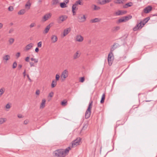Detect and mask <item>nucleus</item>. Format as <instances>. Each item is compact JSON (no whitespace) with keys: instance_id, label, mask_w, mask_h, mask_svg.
I'll return each mask as SVG.
<instances>
[{"instance_id":"nucleus-1","label":"nucleus","mask_w":157,"mask_h":157,"mask_svg":"<svg viewBox=\"0 0 157 157\" xmlns=\"http://www.w3.org/2000/svg\"><path fill=\"white\" fill-rule=\"evenodd\" d=\"M53 155L54 157H65L63 153V149L56 150L53 152Z\"/></svg>"},{"instance_id":"nucleus-2","label":"nucleus","mask_w":157,"mask_h":157,"mask_svg":"<svg viewBox=\"0 0 157 157\" xmlns=\"http://www.w3.org/2000/svg\"><path fill=\"white\" fill-rule=\"evenodd\" d=\"M114 57L112 52H111L109 54L108 57V61L109 66H111L113 63Z\"/></svg>"},{"instance_id":"nucleus-3","label":"nucleus","mask_w":157,"mask_h":157,"mask_svg":"<svg viewBox=\"0 0 157 157\" xmlns=\"http://www.w3.org/2000/svg\"><path fill=\"white\" fill-rule=\"evenodd\" d=\"M68 71L67 69L64 70L61 73V78L62 80L64 81L66 78L68 77Z\"/></svg>"},{"instance_id":"nucleus-4","label":"nucleus","mask_w":157,"mask_h":157,"mask_svg":"<svg viewBox=\"0 0 157 157\" xmlns=\"http://www.w3.org/2000/svg\"><path fill=\"white\" fill-rule=\"evenodd\" d=\"M67 18V16L66 15L60 16L58 19V23H61L66 20Z\"/></svg>"},{"instance_id":"nucleus-5","label":"nucleus","mask_w":157,"mask_h":157,"mask_svg":"<svg viewBox=\"0 0 157 157\" xmlns=\"http://www.w3.org/2000/svg\"><path fill=\"white\" fill-rule=\"evenodd\" d=\"M52 15V13H49L45 14L43 17L42 21L43 22H45L50 18Z\"/></svg>"},{"instance_id":"nucleus-6","label":"nucleus","mask_w":157,"mask_h":157,"mask_svg":"<svg viewBox=\"0 0 157 157\" xmlns=\"http://www.w3.org/2000/svg\"><path fill=\"white\" fill-rule=\"evenodd\" d=\"M81 141V139L80 138H78L73 141L72 142V147H74L79 145Z\"/></svg>"},{"instance_id":"nucleus-7","label":"nucleus","mask_w":157,"mask_h":157,"mask_svg":"<svg viewBox=\"0 0 157 157\" xmlns=\"http://www.w3.org/2000/svg\"><path fill=\"white\" fill-rule=\"evenodd\" d=\"M78 21L81 22H84L86 21V18L85 15H82L81 14L79 15L78 16Z\"/></svg>"},{"instance_id":"nucleus-8","label":"nucleus","mask_w":157,"mask_h":157,"mask_svg":"<svg viewBox=\"0 0 157 157\" xmlns=\"http://www.w3.org/2000/svg\"><path fill=\"white\" fill-rule=\"evenodd\" d=\"M127 13V11L125 10H119L115 13V16L122 15L125 14Z\"/></svg>"},{"instance_id":"nucleus-9","label":"nucleus","mask_w":157,"mask_h":157,"mask_svg":"<svg viewBox=\"0 0 157 157\" xmlns=\"http://www.w3.org/2000/svg\"><path fill=\"white\" fill-rule=\"evenodd\" d=\"M152 7L151 6H148L146 7L143 10V12L147 13L150 12L151 10Z\"/></svg>"},{"instance_id":"nucleus-10","label":"nucleus","mask_w":157,"mask_h":157,"mask_svg":"<svg viewBox=\"0 0 157 157\" xmlns=\"http://www.w3.org/2000/svg\"><path fill=\"white\" fill-rule=\"evenodd\" d=\"M141 22L138 23L133 28V30L134 31H136L139 29H141L142 28L141 27Z\"/></svg>"},{"instance_id":"nucleus-11","label":"nucleus","mask_w":157,"mask_h":157,"mask_svg":"<svg viewBox=\"0 0 157 157\" xmlns=\"http://www.w3.org/2000/svg\"><path fill=\"white\" fill-rule=\"evenodd\" d=\"M120 46V45L116 43H114L113 45L112 46L111 48L110 51L112 52L116 48Z\"/></svg>"},{"instance_id":"nucleus-12","label":"nucleus","mask_w":157,"mask_h":157,"mask_svg":"<svg viewBox=\"0 0 157 157\" xmlns=\"http://www.w3.org/2000/svg\"><path fill=\"white\" fill-rule=\"evenodd\" d=\"M83 38L81 35H78L76 36V41L79 42H81L83 41Z\"/></svg>"},{"instance_id":"nucleus-13","label":"nucleus","mask_w":157,"mask_h":157,"mask_svg":"<svg viewBox=\"0 0 157 157\" xmlns=\"http://www.w3.org/2000/svg\"><path fill=\"white\" fill-rule=\"evenodd\" d=\"M34 44L33 43H31L27 45L25 48V51H29L33 46Z\"/></svg>"},{"instance_id":"nucleus-14","label":"nucleus","mask_w":157,"mask_h":157,"mask_svg":"<svg viewBox=\"0 0 157 157\" xmlns=\"http://www.w3.org/2000/svg\"><path fill=\"white\" fill-rule=\"evenodd\" d=\"M70 149L71 148L70 147H67L65 149H63V153H64V155L65 157L68 154L69 151Z\"/></svg>"},{"instance_id":"nucleus-15","label":"nucleus","mask_w":157,"mask_h":157,"mask_svg":"<svg viewBox=\"0 0 157 157\" xmlns=\"http://www.w3.org/2000/svg\"><path fill=\"white\" fill-rule=\"evenodd\" d=\"M91 113V111L89 110L88 111L87 109L85 113V117L86 119H88L89 118L90 116Z\"/></svg>"},{"instance_id":"nucleus-16","label":"nucleus","mask_w":157,"mask_h":157,"mask_svg":"<svg viewBox=\"0 0 157 157\" xmlns=\"http://www.w3.org/2000/svg\"><path fill=\"white\" fill-rule=\"evenodd\" d=\"M57 36L55 35H53L52 36L51 40L52 43H55L57 40Z\"/></svg>"},{"instance_id":"nucleus-17","label":"nucleus","mask_w":157,"mask_h":157,"mask_svg":"<svg viewBox=\"0 0 157 157\" xmlns=\"http://www.w3.org/2000/svg\"><path fill=\"white\" fill-rule=\"evenodd\" d=\"M133 5V3L131 2L127 3L123 6V8H127L129 7H131Z\"/></svg>"},{"instance_id":"nucleus-18","label":"nucleus","mask_w":157,"mask_h":157,"mask_svg":"<svg viewBox=\"0 0 157 157\" xmlns=\"http://www.w3.org/2000/svg\"><path fill=\"white\" fill-rule=\"evenodd\" d=\"M70 28H68L64 30L63 31V35L64 36L67 35L71 31Z\"/></svg>"},{"instance_id":"nucleus-19","label":"nucleus","mask_w":157,"mask_h":157,"mask_svg":"<svg viewBox=\"0 0 157 157\" xmlns=\"http://www.w3.org/2000/svg\"><path fill=\"white\" fill-rule=\"evenodd\" d=\"M101 19L98 18H95L94 19H91L90 21V22L92 23H94L96 22H99L100 21Z\"/></svg>"},{"instance_id":"nucleus-20","label":"nucleus","mask_w":157,"mask_h":157,"mask_svg":"<svg viewBox=\"0 0 157 157\" xmlns=\"http://www.w3.org/2000/svg\"><path fill=\"white\" fill-rule=\"evenodd\" d=\"M46 100L44 99H42L41 103L40 108H43L45 106Z\"/></svg>"},{"instance_id":"nucleus-21","label":"nucleus","mask_w":157,"mask_h":157,"mask_svg":"<svg viewBox=\"0 0 157 157\" xmlns=\"http://www.w3.org/2000/svg\"><path fill=\"white\" fill-rule=\"evenodd\" d=\"M120 27L119 26L114 27L112 29L113 32L115 33L117 32L120 29Z\"/></svg>"},{"instance_id":"nucleus-22","label":"nucleus","mask_w":157,"mask_h":157,"mask_svg":"<svg viewBox=\"0 0 157 157\" xmlns=\"http://www.w3.org/2000/svg\"><path fill=\"white\" fill-rule=\"evenodd\" d=\"M50 25H51V24H49V25H48L45 28V30L44 31V33L46 34L48 32L49 30V29H50V27H51Z\"/></svg>"},{"instance_id":"nucleus-23","label":"nucleus","mask_w":157,"mask_h":157,"mask_svg":"<svg viewBox=\"0 0 157 157\" xmlns=\"http://www.w3.org/2000/svg\"><path fill=\"white\" fill-rule=\"evenodd\" d=\"M78 51H77L75 53L73 56V59H76L78 58L80 56V54L79 53Z\"/></svg>"},{"instance_id":"nucleus-24","label":"nucleus","mask_w":157,"mask_h":157,"mask_svg":"<svg viewBox=\"0 0 157 157\" xmlns=\"http://www.w3.org/2000/svg\"><path fill=\"white\" fill-rule=\"evenodd\" d=\"M93 105V101H90L89 104L88 106L87 109L88 111L89 110L91 111V108Z\"/></svg>"},{"instance_id":"nucleus-25","label":"nucleus","mask_w":157,"mask_h":157,"mask_svg":"<svg viewBox=\"0 0 157 157\" xmlns=\"http://www.w3.org/2000/svg\"><path fill=\"white\" fill-rule=\"evenodd\" d=\"M60 0H52V5H56L59 4Z\"/></svg>"},{"instance_id":"nucleus-26","label":"nucleus","mask_w":157,"mask_h":157,"mask_svg":"<svg viewBox=\"0 0 157 157\" xmlns=\"http://www.w3.org/2000/svg\"><path fill=\"white\" fill-rule=\"evenodd\" d=\"M88 125V122H86L84 123L83 124V126L81 130V131H82L83 130H86L87 128Z\"/></svg>"},{"instance_id":"nucleus-27","label":"nucleus","mask_w":157,"mask_h":157,"mask_svg":"<svg viewBox=\"0 0 157 157\" xmlns=\"http://www.w3.org/2000/svg\"><path fill=\"white\" fill-rule=\"evenodd\" d=\"M3 60L7 61L10 59V56L9 55H6L3 56L2 58Z\"/></svg>"},{"instance_id":"nucleus-28","label":"nucleus","mask_w":157,"mask_h":157,"mask_svg":"<svg viewBox=\"0 0 157 157\" xmlns=\"http://www.w3.org/2000/svg\"><path fill=\"white\" fill-rule=\"evenodd\" d=\"M125 21H126L129 19H131L132 18V16L130 15H128L126 16L123 17Z\"/></svg>"},{"instance_id":"nucleus-29","label":"nucleus","mask_w":157,"mask_h":157,"mask_svg":"<svg viewBox=\"0 0 157 157\" xmlns=\"http://www.w3.org/2000/svg\"><path fill=\"white\" fill-rule=\"evenodd\" d=\"M92 7H94V8L93 9L94 10H99L100 9V7L99 6H97L96 5L93 4L92 6Z\"/></svg>"},{"instance_id":"nucleus-30","label":"nucleus","mask_w":157,"mask_h":157,"mask_svg":"<svg viewBox=\"0 0 157 157\" xmlns=\"http://www.w3.org/2000/svg\"><path fill=\"white\" fill-rule=\"evenodd\" d=\"M125 0H117L116 1H115L114 3L117 4H123V2Z\"/></svg>"},{"instance_id":"nucleus-31","label":"nucleus","mask_w":157,"mask_h":157,"mask_svg":"<svg viewBox=\"0 0 157 157\" xmlns=\"http://www.w3.org/2000/svg\"><path fill=\"white\" fill-rule=\"evenodd\" d=\"M31 5V4L29 2V0L28 1L27 4H26L25 5V7L28 10H29L30 8V7Z\"/></svg>"},{"instance_id":"nucleus-32","label":"nucleus","mask_w":157,"mask_h":157,"mask_svg":"<svg viewBox=\"0 0 157 157\" xmlns=\"http://www.w3.org/2000/svg\"><path fill=\"white\" fill-rule=\"evenodd\" d=\"M56 85V81L55 80L52 81L51 84V87L52 88L54 87Z\"/></svg>"},{"instance_id":"nucleus-33","label":"nucleus","mask_w":157,"mask_h":157,"mask_svg":"<svg viewBox=\"0 0 157 157\" xmlns=\"http://www.w3.org/2000/svg\"><path fill=\"white\" fill-rule=\"evenodd\" d=\"M125 22L124 19L123 17H121V18L119 19L117 21V23H120Z\"/></svg>"},{"instance_id":"nucleus-34","label":"nucleus","mask_w":157,"mask_h":157,"mask_svg":"<svg viewBox=\"0 0 157 157\" xmlns=\"http://www.w3.org/2000/svg\"><path fill=\"white\" fill-rule=\"evenodd\" d=\"M26 11L25 9H21L18 12L19 15H22L25 13Z\"/></svg>"},{"instance_id":"nucleus-35","label":"nucleus","mask_w":157,"mask_h":157,"mask_svg":"<svg viewBox=\"0 0 157 157\" xmlns=\"http://www.w3.org/2000/svg\"><path fill=\"white\" fill-rule=\"evenodd\" d=\"M60 6L62 8H64L67 7L66 4L65 2H61L60 3Z\"/></svg>"},{"instance_id":"nucleus-36","label":"nucleus","mask_w":157,"mask_h":157,"mask_svg":"<svg viewBox=\"0 0 157 157\" xmlns=\"http://www.w3.org/2000/svg\"><path fill=\"white\" fill-rule=\"evenodd\" d=\"M6 121V118H0V124H2L5 122Z\"/></svg>"},{"instance_id":"nucleus-37","label":"nucleus","mask_w":157,"mask_h":157,"mask_svg":"<svg viewBox=\"0 0 157 157\" xmlns=\"http://www.w3.org/2000/svg\"><path fill=\"white\" fill-rule=\"evenodd\" d=\"M105 99V94H103L101 97V99L100 101V103L102 104L104 102V100Z\"/></svg>"},{"instance_id":"nucleus-38","label":"nucleus","mask_w":157,"mask_h":157,"mask_svg":"<svg viewBox=\"0 0 157 157\" xmlns=\"http://www.w3.org/2000/svg\"><path fill=\"white\" fill-rule=\"evenodd\" d=\"M82 1V0H78L75 2V4H76V5H82L83 4L82 3V2H81Z\"/></svg>"},{"instance_id":"nucleus-39","label":"nucleus","mask_w":157,"mask_h":157,"mask_svg":"<svg viewBox=\"0 0 157 157\" xmlns=\"http://www.w3.org/2000/svg\"><path fill=\"white\" fill-rule=\"evenodd\" d=\"M98 3L101 5H103L105 4V0H98Z\"/></svg>"},{"instance_id":"nucleus-40","label":"nucleus","mask_w":157,"mask_h":157,"mask_svg":"<svg viewBox=\"0 0 157 157\" xmlns=\"http://www.w3.org/2000/svg\"><path fill=\"white\" fill-rule=\"evenodd\" d=\"M150 18L149 17H146V18H145L144 20L143 21H144V23L143 24V25H144L146 23H147L148 21L150 20Z\"/></svg>"},{"instance_id":"nucleus-41","label":"nucleus","mask_w":157,"mask_h":157,"mask_svg":"<svg viewBox=\"0 0 157 157\" xmlns=\"http://www.w3.org/2000/svg\"><path fill=\"white\" fill-rule=\"evenodd\" d=\"M67 101L66 100H64L63 101H61V105L63 106H65L67 105Z\"/></svg>"},{"instance_id":"nucleus-42","label":"nucleus","mask_w":157,"mask_h":157,"mask_svg":"<svg viewBox=\"0 0 157 157\" xmlns=\"http://www.w3.org/2000/svg\"><path fill=\"white\" fill-rule=\"evenodd\" d=\"M4 91L5 89L4 88H2L0 89V97L3 94Z\"/></svg>"},{"instance_id":"nucleus-43","label":"nucleus","mask_w":157,"mask_h":157,"mask_svg":"<svg viewBox=\"0 0 157 157\" xmlns=\"http://www.w3.org/2000/svg\"><path fill=\"white\" fill-rule=\"evenodd\" d=\"M14 39L13 38H10L9 40V42L10 44H12L14 42Z\"/></svg>"},{"instance_id":"nucleus-44","label":"nucleus","mask_w":157,"mask_h":157,"mask_svg":"<svg viewBox=\"0 0 157 157\" xmlns=\"http://www.w3.org/2000/svg\"><path fill=\"white\" fill-rule=\"evenodd\" d=\"M77 6V5H76V4L75 3L73 5L72 8V11H75L76 9Z\"/></svg>"},{"instance_id":"nucleus-45","label":"nucleus","mask_w":157,"mask_h":157,"mask_svg":"<svg viewBox=\"0 0 157 157\" xmlns=\"http://www.w3.org/2000/svg\"><path fill=\"white\" fill-rule=\"evenodd\" d=\"M17 65V64L16 62H14L13 64V68H16Z\"/></svg>"},{"instance_id":"nucleus-46","label":"nucleus","mask_w":157,"mask_h":157,"mask_svg":"<svg viewBox=\"0 0 157 157\" xmlns=\"http://www.w3.org/2000/svg\"><path fill=\"white\" fill-rule=\"evenodd\" d=\"M42 46V42L40 41L37 43V47L39 48H40Z\"/></svg>"},{"instance_id":"nucleus-47","label":"nucleus","mask_w":157,"mask_h":157,"mask_svg":"<svg viewBox=\"0 0 157 157\" xmlns=\"http://www.w3.org/2000/svg\"><path fill=\"white\" fill-rule=\"evenodd\" d=\"M85 80V78L84 77H82L80 78V81L81 82H83Z\"/></svg>"},{"instance_id":"nucleus-48","label":"nucleus","mask_w":157,"mask_h":157,"mask_svg":"<svg viewBox=\"0 0 157 157\" xmlns=\"http://www.w3.org/2000/svg\"><path fill=\"white\" fill-rule=\"evenodd\" d=\"M35 25H36L35 23H33L30 25L29 26H30V28H31L35 26Z\"/></svg>"},{"instance_id":"nucleus-49","label":"nucleus","mask_w":157,"mask_h":157,"mask_svg":"<svg viewBox=\"0 0 157 157\" xmlns=\"http://www.w3.org/2000/svg\"><path fill=\"white\" fill-rule=\"evenodd\" d=\"M59 76L58 74H56V80L57 81L58 80L59 78Z\"/></svg>"},{"instance_id":"nucleus-50","label":"nucleus","mask_w":157,"mask_h":157,"mask_svg":"<svg viewBox=\"0 0 157 157\" xmlns=\"http://www.w3.org/2000/svg\"><path fill=\"white\" fill-rule=\"evenodd\" d=\"M8 10L10 11H12L13 10V8L12 6H10L9 7Z\"/></svg>"},{"instance_id":"nucleus-51","label":"nucleus","mask_w":157,"mask_h":157,"mask_svg":"<svg viewBox=\"0 0 157 157\" xmlns=\"http://www.w3.org/2000/svg\"><path fill=\"white\" fill-rule=\"evenodd\" d=\"M54 93L52 92H51L49 94L48 96L50 97H52L53 96Z\"/></svg>"},{"instance_id":"nucleus-52","label":"nucleus","mask_w":157,"mask_h":157,"mask_svg":"<svg viewBox=\"0 0 157 157\" xmlns=\"http://www.w3.org/2000/svg\"><path fill=\"white\" fill-rule=\"evenodd\" d=\"M10 107H11V106H10V105H9V103L6 104V109H10Z\"/></svg>"},{"instance_id":"nucleus-53","label":"nucleus","mask_w":157,"mask_h":157,"mask_svg":"<svg viewBox=\"0 0 157 157\" xmlns=\"http://www.w3.org/2000/svg\"><path fill=\"white\" fill-rule=\"evenodd\" d=\"M29 122V121L28 120H26L24 121V124H27Z\"/></svg>"},{"instance_id":"nucleus-54","label":"nucleus","mask_w":157,"mask_h":157,"mask_svg":"<svg viewBox=\"0 0 157 157\" xmlns=\"http://www.w3.org/2000/svg\"><path fill=\"white\" fill-rule=\"evenodd\" d=\"M29 64L31 67L35 66L34 63L32 62H30Z\"/></svg>"},{"instance_id":"nucleus-55","label":"nucleus","mask_w":157,"mask_h":157,"mask_svg":"<svg viewBox=\"0 0 157 157\" xmlns=\"http://www.w3.org/2000/svg\"><path fill=\"white\" fill-rule=\"evenodd\" d=\"M144 21L143 20V21H141L140 22H141V28H142L144 25H143V24L144 23Z\"/></svg>"},{"instance_id":"nucleus-56","label":"nucleus","mask_w":157,"mask_h":157,"mask_svg":"<svg viewBox=\"0 0 157 157\" xmlns=\"http://www.w3.org/2000/svg\"><path fill=\"white\" fill-rule=\"evenodd\" d=\"M20 55V53L19 52H17L16 55V56L17 58H18Z\"/></svg>"},{"instance_id":"nucleus-57","label":"nucleus","mask_w":157,"mask_h":157,"mask_svg":"<svg viewBox=\"0 0 157 157\" xmlns=\"http://www.w3.org/2000/svg\"><path fill=\"white\" fill-rule=\"evenodd\" d=\"M29 57H27L25 59V61L27 62H29Z\"/></svg>"},{"instance_id":"nucleus-58","label":"nucleus","mask_w":157,"mask_h":157,"mask_svg":"<svg viewBox=\"0 0 157 157\" xmlns=\"http://www.w3.org/2000/svg\"><path fill=\"white\" fill-rule=\"evenodd\" d=\"M14 31V29L13 28L10 29L9 31V33H12Z\"/></svg>"},{"instance_id":"nucleus-59","label":"nucleus","mask_w":157,"mask_h":157,"mask_svg":"<svg viewBox=\"0 0 157 157\" xmlns=\"http://www.w3.org/2000/svg\"><path fill=\"white\" fill-rule=\"evenodd\" d=\"M112 0H105V4L110 2Z\"/></svg>"},{"instance_id":"nucleus-60","label":"nucleus","mask_w":157,"mask_h":157,"mask_svg":"<svg viewBox=\"0 0 157 157\" xmlns=\"http://www.w3.org/2000/svg\"><path fill=\"white\" fill-rule=\"evenodd\" d=\"M40 93V91L39 90H37L36 92V95H39Z\"/></svg>"},{"instance_id":"nucleus-61","label":"nucleus","mask_w":157,"mask_h":157,"mask_svg":"<svg viewBox=\"0 0 157 157\" xmlns=\"http://www.w3.org/2000/svg\"><path fill=\"white\" fill-rule=\"evenodd\" d=\"M69 1V0H64L63 2H65L66 4H67Z\"/></svg>"},{"instance_id":"nucleus-62","label":"nucleus","mask_w":157,"mask_h":157,"mask_svg":"<svg viewBox=\"0 0 157 157\" xmlns=\"http://www.w3.org/2000/svg\"><path fill=\"white\" fill-rule=\"evenodd\" d=\"M17 117L19 118H22L23 117V116L21 114H18Z\"/></svg>"},{"instance_id":"nucleus-63","label":"nucleus","mask_w":157,"mask_h":157,"mask_svg":"<svg viewBox=\"0 0 157 157\" xmlns=\"http://www.w3.org/2000/svg\"><path fill=\"white\" fill-rule=\"evenodd\" d=\"M39 51V49L38 47L36 48L35 49V51L36 52H38Z\"/></svg>"},{"instance_id":"nucleus-64","label":"nucleus","mask_w":157,"mask_h":157,"mask_svg":"<svg viewBox=\"0 0 157 157\" xmlns=\"http://www.w3.org/2000/svg\"><path fill=\"white\" fill-rule=\"evenodd\" d=\"M22 67V65L21 64H19L18 66V69H20Z\"/></svg>"}]
</instances>
